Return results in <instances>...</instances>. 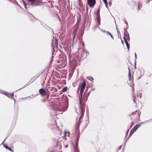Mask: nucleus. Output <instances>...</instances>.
I'll return each mask as SVG.
<instances>
[{
  "mask_svg": "<svg viewBox=\"0 0 152 152\" xmlns=\"http://www.w3.org/2000/svg\"><path fill=\"white\" fill-rule=\"evenodd\" d=\"M80 19H77V23L74 27L73 31L72 32V34L73 35V42L74 41L75 37H76L77 33L78 32V30L79 29L78 25L79 24L78 23V22H80Z\"/></svg>",
  "mask_w": 152,
  "mask_h": 152,
  "instance_id": "3",
  "label": "nucleus"
},
{
  "mask_svg": "<svg viewBox=\"0 0 152 152\" xmlns=\"http://www.w3.org/2000/svg\"><path fill=\"white\" fill-rule=\"evenodd\" d=\"M80 126V122H78L77 124L76 125V127L75 128V132H77V134L78 135L79 133V127Z\"/></svg>",
  "mask_w": 152,
  "mask_h": 152,
  "instance_id": "11",
  "label": "nucleus"
},
{
  "mask_svg": "<svg viewBox=\"0 0 152 152\" xmlns=\"http://www.w3.org/2000/svg\"><path fill=\"white\" fill-rule=\"evenodd\" d=\"M79 136H78L77 137V140H76V141L75 143V147H74V149L75 150V148H77V149H78L77 147H78V142H79Z\"/></svg>",
  "mask_w": 152,
  "mask_h": 152,
  "instance_id": "14",
  "label": "nucleus"
},
{
  "mask_svg": "<svg viewBox=\"0 0 152 152\" xmlns=\"http://www.w3.org/2000/svg\"><path fill=\"white\" fill-rule=\"evenodd\" d=\"M58 39H57V38H55V45L56 46H57L58 45Z\"/></svg>",
  "mask_w": 152,
  "mask_h": 152,
  "instance_id": "19",
  "label": "nucleus"
},
{
  "mask_svg": "<svg viewBox=\"0 0 152 152\" xmlns=\"http://www.w3.org/2000/svg\"><path fill=\"white\" fill-rule=\"evenodd\" d=\"M79 55L80 56L81 58L83 59H84L86 57L87 55L85 52V50H82L79 54Z\"/></svg>",
  "mask_w": 152,
  "mask_h": 152,
  "instance_id": "6",
  "label": "nucleus"
},
{
  "mask_svg": "<svg viewBox=\"0 0 152 152\" xmlns=\"http://www.w3.org/2000/svg\"><path fill=\"white\" fill-rule=\"evenodd\" d=\"M125 23L126 24V25H127V26H128V23H127V21H125Z\"/></svg>",
  "mask_w": 152,
  "mask_h": 152,
  "instance_id": "39",
  "label": "nucleus"
},
{
  "mask_svg": "<svg viewBox=\"0 0 152 152\" xmlns=\"http://www.w3.org/2000/svg\"><path fill=\"white\" fill-rule=\"evenodd\" d=\"M88 96H84V94L83 97V100H82V104L83 103L85 104V106L84 107V109H83V113L84 112V110H85V102H86L87 101L88 99Z\"/></svg>",
  "mask_w": 152,
  "mask_h": 152,
  "instance_id": "8",
  "label": "nucleus"
},
{
  "mask_svg": "<svg viewBox=\"0 0 152 152\" xmlns=\"http://www.w3.org/2000/svg\"><path fill=\"white\" fill-rule=\"evenodd\" d=\"M149 121H152V119L150 120Z\"/></svg>",
  "mask_w": 152,
  "mask_h": 152,
  "instance_id": "54",
  "label": "nucleus"
},
{
  "mask_svg": "<svg viewBox=\"0 0 152 152\" xmlns=\"http://www.w3.org/2000/svg\"><path fill=\"white\" fill-rule=\"evenodd\" d=\"M91 93V90H90L87 93L86 96L88 97L89 96L90 93Z\"/></svg>",
  "mask_w": 152,
  "mask_h": 152,
  "instance_id": "31",
  "label": "nucleus"
},
{
  "mask_svg": "<svg viewBox=\"0 0 152 152\" xmlns=\"http://www.w3.org/2000/svg\"><path fill=\"white\" fill-rule=\"evenodd\" d=\"M116 29H117V30H118V29L116 27Z\"/></svg>",
  "mask_w": 152,
  "mask_h": 152,
  "instance_id": "56",
  "label": "nucleus"
},
{
  "mask_svg": "<svg viewBox=\"0 0 152 152\" xmlns=\"http://www.w3.org/2000/svg\"><path fill=\"white\" fill-rule=\"evenodd\" d=\"M126 33H127V35L126 36L127 38V39L128 40H130V37H129V34H128V33L127 32Z\"/></svg>",
  "mask_w": 152,
  "mask_h": 152,
  "instance_id": "23",
  "label": "nucleus"
},
{
  "mask_svg": "<svg viewBox=\"0 0 152 152\" xmlns=\"http://www.w3.org/2000/svg\"><path fill=\"white\" fill-rule=\"evenodd\" d=\"M121 146L120 147V149H121Z\"/></svg>",
  "mask_w": 152,
  "mask_h": 152,
  "instance_id": "55",
  "label": "nucleus"
},
{
  "mask_svg": "<svg viewBox=\"0 0 152 152\" xmlns=\"http://www.w3.org/2000/svg\"><path fill=\"white\" fill-rule=\"evenodd\" d=\"M67 108H64V107H57L55 106L53 107V109L55 113L54 114L56 115L59 114H62L63 112Z\"/></svg>",
  "mask_w": 152,
  "mask_h": 152,
  "instance_id": "2",
  "label": "nucleus"
},
{
  "mask_svg": "<svg viewBox=\"0 0 152 152\" xmlns=\"http://www.w3.org/2000/svg\"><path fill=\"white\" fill-rule=\"evenodd\" d=\"M150 0H149V1H147V2H146V3H149V2H150Z\"/></svg>",
  "mask_w": 152,
  "mask_h": 152,
  "instance_id": "46",
  "label": "nucleus"
},
{
  "mask_svg": "<svg viewBox=\"0 0 152 152\" xmlns=\"http://www.w3.org/2000/svg\"><path fill=\"white\" fill-rule=\"evenodd\" d=\"M117 33L118 34L120 33V32L119 31H118V30H117Z\"/></svg>",
  "mask_w": 152,
  "mask_h": 152,
  "instance_id": "44",
  "label": "nucleus"
},
{
  "mask_svg": "<svg viewBox=\"0 0 152 152\" xmlns=\"http://www.w3.org/2000/svg\"><path fill=\"white\" fill-rule=\"evenodd\" d=\"M135 57L136 59H137V54L136 53H135Z\"/></svg>",
  "mask_w": 152,
  "mask_h": 152,
  "instance_id": "41",
  "label": "nucleus"
},
{
  "mask_svg": "<svg viewBox=\"0 0 152 152\" xmlns=\"http://www.w3.org/2000/svg\"><path fill=\"white\" fill-rule=\"evenodd\" d=\"M53 56H52V58H51V60H53Z\"/></svg>",
  "mask_w": 152,
  "mask_h": 152,
  "instance_id": "47",
  "label": "nucleus"
},
{
  "mask_svg": "<svg viewBox=\"0 0 152 152\" xmlns=\"http://www.w3.org/2000/svg\"><path fill=\"white\" fill-rule=\"evenodd\" d=\"M99 12H100V10L99 9L97 11V14H99Z\"/></svg>",
  "mask_w": 152,
  "mask_h": 152,
  "instance_id": "35",
  "label": "nucleus"
},
{
  "mask_svg": "<svg viewBox=\"0 0 152 152\" xmlns=\"http://www.w3.org/2000/svg\"><path fill=\"white\" fill-rule=\"evenodd\" d=\"M95 89V88H92L90 90L91 91H94Z\"/></svg>",
  "mask_w": 152,
  "mask_h": 152,
  "instance_id": "42",
  "label": "nucleus"
},
{
  "mask_svg": "<svg viewBox=\"0 0 152 152\" xmlns=\"http://www.w3.org/2000/svg\"><path fill=\"white\" fill-rule=\"evenodd\" d=\"M141 126L140 124H138L135 125L133 128L136 131L137 129L139 128Z\"/></svg>",
  "mask_w": 152,
  "mask_h": 152,
  "instance_id": "15",
  "label": "nucleus"
},
{
  "mask_svg": "<svg viewBox=\"0 0 152 152\" xmlns=\"http://www.w3.org/2000/svg\"><path fill=\"white\" fill-rule=\"evenodd\" d=\"M84 90L83 89H80V96H79V103L80 105V108L81 110L80 113H81V116L80 117V118L83 115V109H84L85 104L83 103V104H82V99L83 94Z\"/></svg>",
  "mask_w": 152,
  "mask_h": 152,
  "instance_id": "1",
  "label": "nucleus"
},
{
  "mask_svg": "<svg viewBox=\"0 0 152 152\" xmlns=\"http://www.w3.org/2000/svg\"><path fill=\"white\" fill-rule=\"evenodd\" d=\"M128 26H127L126 28H124V31H125V33H127V32H126V30H127L128 28Z\"/></svg>",
  "mask_w": 152,
  "mask_h": 152,
  "instance_id": "32",
  "label": "nucleus"
},
{
  "mask_svg": "<svg viewBox=\"0 0 152 152\" xmlns=\"http://www.w3.org/2000/svg\"><path fill=\"white\" fill-rule=\"evenodd\" d=\"M110 36L111 37V38L113 39H114L113 36L111 35V34L110 35Z\"/></svg>",
  "mask_w": 152,
  "mask_h": 152,
  "instance_id": "40",
  "label": "nucleus"
},
{
  "mask_svg": "<svg viewBox=\"0 0 152 152\" xmlns=\"http://www.w3.org/2000/svg\"><path fill=\"white\" fill-rule=\"evenodd\" d=\"M86 86V82L84 80H82V83L80 85V89L84 90Z\"/></svg>",
  "mask_w": 152,
  "mask_h": 152,
  "instance_id": "10",
  "label": "nucleus"
},
{
  "mask_svg": "<svg viewBox=\"0 0 152 152\" xmlns=\"http://www.w3.org/2000/svg\"><path fill=\"white\" fill-rule=\"evenodd\" d=\"M128 68L129 69V75L128 77L129 79V80L132 81L133 80V77H132L131 75V72H130V69L129 66H128Z\"/></svg>",
  "mask_w": 152,
  "mask_h": 152,
  "instance_id": "12",
  "label": "nucleus"
},
{
  "mask_svg": "<svg viewBox=\"0 0 152 152\" xmlns=\"http://www.w3.org/2000/svg\"><path fill=\"white\" fill-rule=\"evenodd\" d=\"M13 94L12 93L10 94V99H13L14 101V103H15V99L13 98V97H12L13 96Z\"/></svg>",
  "mask_w": 152,
  "mask_h": 152,
  "instance_id": "20",
  "label": "nucleus"
},
{
  "mask_svg": "<svg viewBox=\"0 0 152 152\" xmlns=\"http://www.w3.org/2000/svg\"><path fill=\"white\" fill-rule=\"evenodd\" d=\"M39 91L42 96H44L47 94L46 90L44 88H41L39 89Z\"/></svg>",
  "mask_w": 152,
  "mask_h": 152,
  "instance_id": "7",
  "label": "nucleus"
},
{
  "mask_svg": "<svg viewBox=\"0 0 152 152\" xmlns=\"http://www.w3.org/2000/svg\"><path fill=\"white\" fill-rule=\"evenodd\" d=\"M121 42L123 43V41L121 39Z\"/></svg>",
  "mask_w": 152,
  "mask_h": 152,
  "instance_id": "52",
  "label": "nucleus"
},
{
  "mask_svg": "<svg viewBox=\"0 0 152 152\" xmlns=\"http://www.w3.org/2000/svg\"><path fill=\"white\" fill-rule=\"evenodd\" d=\"M75 152H79V150L77 148H75Z\"/></svg>",
  "mask_w": 152,
  "mask_h": 152,
  "instance_id": "29",
  "label": "nucleus"
},
{
  "mask_svg": "<svg viewBox=\"0 0 152 152\" xmlns=\"http://www.w3.org/2000/svg\"><path fill=\"white\" fill-rule=\"evenodd\" d=\"M96 18L97 20V22L98 23V25H99L100 24V18L99 14H96Z\"/></svg>",
  "mask_w": 152,
  "mask_h": 152,
  "instance_id": "13",
  "label": "nucleus"
},
{
  "mask_svg": "<svg viewBox=\"0 0 152 152\" xmlns=\"http://www.w3.org/2000/svg\"><path fill=\"white\" fill-rule=\"evenodd\" d=\"M124 40L126 44V46H127L128 50V51H129V48H130V45L128 43V42L126 40V38H125V33H124Z\"/></svg>",
  "mask_w": 152,
  "mask_h": 152,
  "instance_id": "9",
  "label": "nucleus"
},
{
  "mask_svg": "<svg viewBox=\"0 0 152 152\" xmlns=\"http://www.w3.org/2000/svg\"><path fill=\"white\" fill-rule=\"evenodd\" d=\"M85 52L86 53V54L87 56L88 55H89V52L88 51H87V50H86L85 49Z\"/></svg>",
  "mask_w": 152,
  "mask_h": 152,
  "instance_id": "26",
  "label": "nucleus"
},
{
  "mask_svg": "<svg viewBox=\"0 0 152 152\" xmlns=\"http://www.w3.org/2000/svg\"><path fill=\"white\" fill-rule=\"evenodd\" d=\"M132 89H133V91H134V87H133V88H132Z\"/></svg>",
  "mask_w": 152,
  "mask_h": 152,
  "instance_id": "50",
  "label": "nucleus"
},
{
  "mask_svg": "<svg viewBox=\"0 0 152 152\" xmlns=\"http://www.w3.org/2000/svg\"><path fill=\"white\" fill-rule=\"evenodd\" d=\"M66 132L65 131L64 132V136H65V137L66 136Z\"/></svg>",
  "mask_w": 152,
  "mask_h": 152,
  "instance_id": "45",
  "label": "nucleus"
},
{
  "mask_svg": "<svg viewBox=\"0 0 152 152\" xmlns=\"http://www.w3.org/2000/svg\"><path fill=\"white\" fill-rule=\"evenodd\" d=\"M67 89V87L66 86H65L62 89V91L64 92H65L66 91Z\"/></svg>",
  "mask_w": 152,
  "mask_h": 152,
  "instance_id": "22",
  "label": "nucleus"
},
{
  "mask_svg": "<svg viewBox=\"0 0 152 152\" xmlns=\"http://www.w3.org/2000/svg\"><path fill=\"white\" fill-rule=\"evenodd\" d=\"M67 146H68V145H66V146H65V147L66 148V147H67Z\"/></svg>",
  "mask_w": 152,
  "mask_h": 152,
  "instance_id": "51",
  "label": "nucleus"
},
{
  "mask_svg": "<svg viewBox=\"0 0 152 152\" xmlns=\"http://www.w3.org/2000/svg\"><path fill=\"white\" fill-rule=\"evenodd\" d=\"M109 4L110 6L111 3L110 2V3H109Z\"/></svg>",
  "mask_w": 152,
  "mask_h": 152,
  "instance_id": "49",
  "label": "nucleus"
},
{
  "mask_svg": "<svg viewBox=\"0 0 152 152\" xmlns=\"http://www.w3.org/2000/svg\"><path fill=\"white\" fill-rule=\"evenodd\" d=\"M98 23H97V25L96 26H95L94 28V29H95L96 28H99V26H98Z\"/></svg>",
  "mask_w": 152,
  "mask_h": 152,
  "instance_id": "30",
  "label": "nucleus"
},
{
  "mask_svg": "<svg viewBox=\"0 0 152 152\" xmlns=\"http://www.w3.org/2000/svg\"><path fill=\"white\" fill-rule=\"evenodd\" d=\"M105 33H106L107 35H110L111 34V33L108 31H106V32H105Z\"/></svg>",
  "mask_w": 152,
  "mask_h": 152,
  "instance_id": "33",
  "label": "nucleus"
},
{
  "mask_svg": "<svg viewBox=\"0 0 152 152\" xmlns=\"http://www.w3.org/2000/svg\"><path fill=\"white\" fill-rule=\"evenodd\" d=\"M82 46H84V43L83 42H82Z\"/></svg>",
  "mask_w": 152,
  "mask_h": 152,
  "instance_id": "43",
  "label": "nucleus"
},
{
  "mask_svg": "<svg viewBox=\"0 0 152 152\" xmlns=\"http://www.w3.org/2000/svg\"><path fill=\"white\" fill-rule=\"evenodd\" d=\"M105 4V6H106V7L107 8H108V5H107V3Z\"/></svg>",
  "mask_w": 152,
  "mask_h": 152,
  "instance_id": "36",
  "label": "nucleus"
},
{
  "mask_svg": "<svg viewBox=\"0 0 152 152\" xmlns=\"http://www.w3.org/2000/svg\"><path fill=\"white\" fill-rule=\"evenodd\" d=\"M68 134H69L68 136L69 137V134H70L69 132H68Z\"/></svg>",
  "mask_w": 152,
  "mask_h": 152,
  "instance_id": "53",
  "label": "nucleus"
},
{
  "mask_svg": "<svg viewBox=\"0 0 152 152\" xmlns=\"http://www.w3.org/2000/svg\"><path fill=\"white\" fill-rule=\"evenodd\" d=\"M134 124V123L133 122H131V126L129 128L130 129H131L133 126Z\"/></svg>",
  "mask_w": 152,
  "mask_h": 152,
  "instance_id": "27",
  "label": "nucleus"
},
{
  "mask_svg": "<svg viewBox=\"0 0 152 152\" xmlns=\"http://www.w3.org/2000/svg\"><path fill=\"white\" fill-rule=\"evenodd\" d=\"M139 6H138V10H139Z\"/></svg>",
  "mask_w": 152,
  "mask_h": 152,
  "instance_id": "57",
  "label": "nucleus"
},
{
  "mask_svg": "<svg viewBox=\"0 0 152 152\" xmlns=\"http://www.w3.org/2000/svg\"><path fill=\"white\" fill-rule=\"evenodd\" d=\"M47 29L48 30H50V28H48H48H47Z\"/></svg>",
  "mask_w": 152,
  "mask_h": 152,
  "instance_id": "48",
  "label": "nucleus"
},
{
  "mask_svg": "<svg viewBox=\"0 0 152 152\" xmlns=\"http://www.w3.org/2000/svg\"><path fill=\"white\" fill-rule=\"evenodd\" d=\"M129 129H128V130H127V131L126 132V134H125V137L127 136V135L128 134V133H129Z\"/></svg>",
  "mask_w": 152,
  "mask_h": 152,
  "instance_id": "25",
  "label": "nucleus"
},
{
  "mask_svg": "<svg viewBox=\"0 0 152 152\" xmlns=\"http://www.w3.org/2000/svg\"><path fill=\"white\" fill-rule=\"evenodd\" d=\"M133 101L135 103V104H136V101H135V98H134L133 100Z\"/></svg>",
  "mask_w": 152,
  "mask_h": 152,
  "instance_id": "38",
  "label": "nucleus"
},
{
  "mask_svg": "<svg viewBox=\"0 0 152 152\" xmlns=\"http://www.w3.org/2000/svg\"><path fill=\"white\" fill-rule=\"evenodd\" d=\"M103 1L104 4H105V3H107V0H103Z\"/></svg>",
  "mask_w": 152,
  "mask_h": 152,
  "instance_id": "34",
  "label": "nucleus"
},
{
  "mask_svg": "<svg viewBox=\"0 0 152 152\" xmlns=\"http://www.w3.org/2000/svg\"><path fill=\"white\" fill-rule=\"evenodd\" d=\"M48 28H50V30H49V31H50L53 34H54V31H53V30L51 28H50V27H48Z\"/></svg>",
  "mask_w": 152,
  "mask_h": 152,
  "instance_id": "24",
  "label": "nucleus"
},
{
  "mask_svg": "<svg viewBox=\"0 0 152 152\" xmlns=\"http://www.w3.org/2000/svg\"><path fill=\"white\" fill-rule=\"evenodd\" d=\"M86 78L88 80L91 81H93L94 80L93 78L90 76H87L86 77Z\"/></svg>",
  "mask_w": 152,
  "mask_h": 152,
  "instance_id": "18",
  "label": "nucleus"
},
{
  "mask_svg": "<svg viewBox=\"0 0 152 152\" xmlns=\"http://www.w3.org/2000/svg\"><path fill=\"white\" fill-rule=\"evenodd\" d=\"M0 93L7 96L8 98H10V95H9L8 94L5 92L3 93L2 91L1 90H0Z\"/></svg>",
  "mask_w": 152,
  "mask_h": 152,
  "instance_id": "17",
  "label": "nucleus"
},
{
  "mask_svg": "<svg viewBox=\"0 0 152 152\" xmlns=\"http://www.w3.org/2000/svg\"><path fill=\"white\" fill-rule=\"evenodd\" d=\"M52 54H53V53H52Z\"/></svg>",
  "mask_w": 152,
  "mask_h": 152,
  "instance_id": "58",
  "label": "nucleus"
},
{
  "mask_svg": "<svg viewBox=\"0 0 152 152\" xmlns=\"http://www.w3.org/2000/svg\"><path fill=\"white\" fill-rule=\"evenodd\" d=\"M4 147L6 148V149H8L9 151H13L11 149L9 148V147H8L7 146L5 145L4 146Z\"/></svg>",
  "mask_w": 152,
  "mask_h": 152,
  "instance_id": "21",
  "label": "nucleus"
},
{
  "mask_svg": "<svg viewBox=\"0 0 152 152\" xmlns=\"http://www.w3.org/2000/svg\"><path fill=\"white\" fill-rule=\"evenodd\" d=\"M131 130L133 131L134 132L136 131V130L133 128L131 129Z\"/></svg>",
  "mask_w": 152,
  "mask_h": 152,
  "instance_id": "37",
  "label": "nucleus"
},
{
  "mask_svg": "<svg viewBox=\"0 0 152 152\" xmlns=\"http://www.w3.org/2000/svg\"><path fill=\"white\" fill-rule=\"evenodd\" d=\"M99 29L102 32H106V31L103 30V29H101L99 27Z\"/></svg>",
  "mask_w": 152,
  "mask_h": 152,
  "instance_id": "28",
  "label": "nucleus"
},
{
  "mask_svg": "<svg viewBox=\"0 0 152 152\" xmlns=\"http://www.w3.org/2000/svg\"><path fill=\"white\" fill-rule=\"evenodd\" d=\"M134 133L133 131H132L131 130L129 136L128 137V138L126 139V142L129 138V137L132 134ZM126 139H124L125 140Z\"/></svg>",
  "mask_w": 152,
  "mask_h": 152,
  "instance_id": "16",
  "label": "nucleus"
},
{
  "mask_svg": "<svg viewBox=\"0 0 152 152\" xmlns=\"http://www.w3.org/2000/svg\"><path fill=\"white\" fill-rule=\"evenodd\" d=\"M87 3L90 7L94 6L96 3V0H87Z\"/></svg>",
  "mask_w": 152,
  "mask_h": 152,
  "instance_id": "5",
  "label": "nucleus"
},
{
  "mask_svg": "<svg viewBox=\"0 0 152 152\" xmlns=\"http://www.w3.org/2000/svg\"><path fill=\"white\" fill-rule=\"evenodd\" d=\"M39 77L38 76L37 77H36V76H34V77H32L30 81L27 83L22 88H20V89H19L18 90H17L16 91H18L19 90H21V89L27 86H28L29 85H30L31 83L33 82L36 79Z\"/></svg>",
  "mask_w": 152,
  "mask_h": 152,
  "instance_id": "4",
  "label": "nucleus"
}]
</instances>
